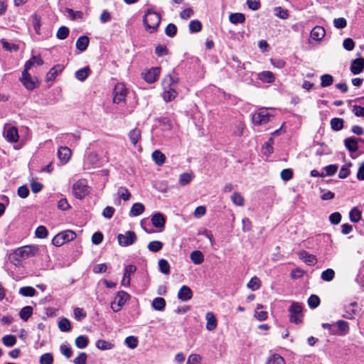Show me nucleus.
I'll use <instances>...</instances> for the list:
<instances>
[{"label": "nucleus", "mask_w": 364, "mask_h": 364, "mask_svg": "<svg viewBox=\"0 0 364 364\" xmlns=\"http://www.w3.org/2000/svg\"><path fill=\"white\" fill-rule=\"evenodd\" d=\"M38 251L37 245H26L15 250L9 258L14 265L18 266L22 260L36 256Z\"/></svg>", "instance_id": "nucleus-1"}, {"label": "nucleus", "mask_w": 364, "mask_h": 364, "mask_svg": "<svg viewBox=\"0 0 364 364\" xmlns=\"http://www.w3.org/2000/svg\"><path fill=\"white\" fill-rule=\"evenodd\" d=\"M178 82V77L176 75H168L164 77L162 82L164 88L163 98L166 102H171L176 97L178 93L176 88Z\"/></svg>", "instance_id": "nucleus-2"}, {"label": "nucleus", "mask_w": 364, "mask_h": 364, "mask_svg": "<svg viewBox=\"0 0 364 364\" xmlns=\"http://www.w3.org/2000/svg\"><path fill=\"white\" fill-rule=\"evenodd\" d=\"M161 22V16L153 11L151 9H148L144 16L143 23L146 27V31L150 33H154L157 31L159 23Z\"/></svg>", "instance_id": "nucleus-3"}, {"label": "nucleus", "mask_w": 364, "mask_h": 364, "mask_svg": "<svg viewBox=\"0 0 364 364\" xmlns=\"http://www.w3.org/2000/svg\"><path fill=\"white\" fill-rule=\"evenodd\" d=\"M76 233L70 230L62 231L57 234L52 240V244L55 247H60L65 243L75 240Z\"/></svg>", "instance_id": "nucleus-4"}, {"label": "nucleus", "mask_w": 364, "mask_h": 364, "mask_svg": "<svg viewBox=\"0 0 364 364\" xmlns=\"http://www.w3.org/2000/svg\"><path fill=\"white\" fill-rule=\"evenodd\" d=\"M272 115L267 108H260L252 115V122L255 125L267 124Z\"/></svg>", "instance_id": "nucleus-5"}, {"label": "nucleus", "mask_w": 364, "mask_h": 364, "mask_svg": "<svg viewBox=\"0 0 364 364\" xmlns=\"http://www.w3.org/2000/svg\"><path fill=\"white\" fill-rule=\"evenodd\" d=\"M302 306L298 302H292L289 308V321L296 324L300 323L302 321Z\"/></svg>", "instance_id": "nucleus-6"}, {"label": "nucleus", "mask_w": 364, "mask_h": 364, "mask_svg": "<svg viewBox=\"0 0 364 364\" xmlns=\"http://www.w3.org/2000/svg\"><path fill=\"white\" fill-rule=\"evenodd\" d=\"M89 193L86 180L80 179L73 185V193L75 198L82 199Z\"/></svg>", "instance_id": "nucleus-7"}, {"label": "nucleus", "mask_w": 364, "mask_h": 364, "mask_svg": "<svg viewBox=\"0 0 364 364\" xmlns=\"http://www.w3.org/2000/svg\"><path fill=\"white\" fill-rule=\"evenodd\" d=\"M137 236L133 231H127L124 234H119L117 235V241L120 246L127 247L136 242Z\"/></svg>", "instance_id": "nucleus-8"}, {"label": "nucleus", "mask_w": 364, "mask_h": 364, "mask_svg": "<svg viewBox=\"0 0 364 364\" xmlns=\"http://www.w3.org/2000/svg\"><path fill=\"white\" fill-rule=\"evenodd\" d=\"M129 299V295L124 291L117 293L114 300L111 303V308L114 312L119 311Z\"/></svg>", "instance_id": "nucleus-9"}, {"label": "nucleus", "mask_w": 364, "mask_h": 364, "mask_svg": "<svg viewBox=\"0 0 364 364\" xmlns=\"http://www.w3.org/2000/svg\"><path fill=\"white\" fill-rule=\"evenodd\" d=\"M20 81L23 85L28 90H33L38 85V81L33 79L31 74L28 73V70L23 69L21 74Z\"/></svg>", "instance_id": "nucleus-10"}, {"label": "nucleus", "mask_w": 364, "mask_h": 364, "mask_svg": "<svg viewBox=\"0 0 364 364\" xmlns=\"http://www.w3.org/2000/svg\"><path fill=\"white\" fill-rule=\"evenodd\" d=\"M127 95V90L123 83H117L114 89V103H119L125 100Z\"/></svg>", "instance_id": "nucleus-11"}, {"label": "nucleus", "mask_w": 364, "mask_h": 364, "mask_svg": "<svg viewBox=\"0 0 364 364\" xmlns=\"http://www.w3.org/2000/svg\"><path fill=\"white\" fill-rule=\"evenodd\" d=\"M161 70L159 67L152 68L144 74V79L148 83H153L156 82L159 75H160Z\"/></svg>", "instance_id": "nucleus-12"}, {"label": "nucleus", "mask_w": 364, "mask_h": 364, "mask_svg": "<svg viewBox=\"0 0 364 364\" xmlns=\"http://www.w3.org/2000/svg\"><path fill=\"white\" fill-rule=\"evenodd\" d=\"M64 69V66L60 64L54 65L50 69L46 75V80L47 82H53L56 77L62 73Z\"/></svg>", "instance_id": "nucleus-13"}, {"label": "nucleus", "mask_w": 364, "mask_h": 364, "mask_svg": "<svg viewBox=\"0 0 364 364\" xmlns=\"http://www.w3.org/2000/svg\"><path fill=\"white\" fill-rule=\"evenodd\" d=\"M350 70L353 75L361 73L364 70V58H359L353 60L351 63Z\"/></svg>", "instance_id": "nucleus-14"}, {"label": "nucleus", "mask_w": 364, "mask_h": 364, "mask_svg": "<svg viewBox=\"0 0 364 364\" xmlns=\"http://www.w3.org/2000/svg\"><path fill=\"white\" fill-rule=\"evenodd\" d=\"M151 220L152 225L155 228L160 229V230H162L164 228L165 223H166V218L163 215V214H161V213H154L151 216Z\"/></svg>", "instance_id": "nucleus-15"}, {"label": "nucleus", "mask_w": 364, "mask_h": 364, "mask_svg": "<svg viewBox=\"0 0 364 364\" xmlns=\"http://www.w3.org/2000/svg\"><path fill=\"white\" fill-rule=\"evenodd\" d=\"M205 320V327L208 331H212L216 328L218 326V320L213 312L208 311L206 313Z\"/></svg>", "instance_id": "nucleus-16"}, {"label": "nucleus", "mask_w": 364, "mask_h": 364, "mask_svg": "<svg viewBox=\"0 0 364 364\" xmlns=\"http://www.w3.org/2000/svg\"><path fill=\"white\" fill-rule=\"evenodd\" d=\"M193 297V292L188 286H182L178 292V298L182 301H187Z\"/></svg>", "instance_id": "nucleus-17"}, {"label": "nucleus", "mask_w": 364, "mask_h": 364, "mask_svg": "<svg viewBox=\"0 0 364 364\" xmlns=\"http://www.w3.org/2000/svg\"><path fill=\"white\" fill-rule=\"evenodd\" d=\"M299 259L303 260L308 265H314L317 262V259L315 255L309 254L305 250L300 251L298 253Z\"/></svg>", "instance_id": "nucleus-18"}, {"label": "nucleus", "mask_w": 364, "mask_h": 364, "mask_svg": "<svg viewBox=\"0 0 364 364\" xmlns=\"http://www.w3.org/2000/svg\"><path fill=\"white\" fill-rule=\"evenodd\" d=\"M71 156V151L67 146H60L58 151V157L63 164H66Z\"/></svg>", "instance_id": "nucleus-19"}, {"label": "nucleus", "mask_w": 364, "mask_h": 364, "mask_svg": "<svg viewBox=\"0 0 364 364\" xmlns=\"http://www.w3.org/2000/svg\"><path fill=\"white\" fill-rule=\"evenodd\" d=\"M4 136L11 143L16 142L18 139V130L15 127H9L4 132Z\"/></svg>", "instance_id": "nucleus-20"}, {"label": "nucleus", "mask_w": 364, "mask_h": 364, "mask_svg": "<svg viewBox=\"0 0 364 364\" xmlns=\"http://www.w3.org/2000/svg\"><path fill=\"white\" fill-rule=\"evenodd\" d=\"M44 62L39 55H32V57L26 62L24 69L29 70L33 66H40L43 65Z\"/></svg>", "instance_id": "nucleus-21"}, {"label": "nucleus", "mask_w": 364, "mask_h": 364, "mask_svg": "<svg viewBox=\"0 0 364 364\" xmlns=\"http://www.w3.org/2000/svg\"><path fill=\"white\" fill-rule=\"evenodd\" d=\"M325 35L326 31L321 26H315L311 31V37L314 41L322 40Z\"/></svg>", "instance_id": "nucleus-22"}, {"label": "nucleus", "mask_w": 364, "mask_h": 364, "mask_svg": "<svg viewBox=\"0 0 364 364\" xmlns=\"http://www.w3.org/2000/svg\"><path fill=\"white\" fill-rule=\"evenodd\" d=\"M344 144L346 149L351 153L355 152L358 149V140L353 137H348L344 140Z\"/></svg>", "instance_id": "nucleus-23"}, {"label": "nucleus", "mask_w": 364, "mask_h": 364, "mask_svg": "<svg viewBox=\"0 0 364 364\" xmlns=\"http://www.w3.org/2000/svg\"><path fill=\"white\" fill-rule=\"evenodd\" d=\"M259 80L266 83H272L275 80L274 74L270 71H262L257 74Z\"/></svg>", "instance_id": "nucleus-24"}, {"label": "nucleus", "mask_w": 364, "mask_h": 364, "mask_svg": "<svg viewBox=\"0 0 364 364\" xmlns=\"http://www.w3.org/2000/svg\"><path fill=\"white\" fill-rule=\"evenodd\" d=\"M100 162V158L98 155L95 152L90 153L85 160L86 164L89 165V168H95L98 166Z\"/></svg>", "instance_id": "nucleus-25"}, {"label": "nucleus", "mask_w": 364, "mask_h": 364, "mask_svg": "<svg viewBox=\"0 0 364 364\" xmlns=\"http://www.w3.org/2000/svg\"><path fill=\"white\" fill-rule=\"evenodd\" d=\"M89 38L85 36L79 37L76 41V48L80 51H85L89 45Z\"/></svg>", "instance_id": "nucleus-26"}, {"label": "nucleus", "mask_w": 364, "mask_h": 364, "mask_svg": "<svg viewBox=\"0 0 364 364\" xmlns=\"http://www.w3.org/2000/svg\"><path fill=\"white\" fill-rule=\"evenodd\" d=\"M337 326L338 331L339 335H346L348 333L349 331V326L348 323L347 321L339 320L337 322L335 323V327Z\"/></svg>", "instance_id": "nucleus-27"}, {"label": "nucleus", "mask_w": 364, "mask_h": 364, "mask_svg": "<svg viewBox=\"0 0 364 364\" xmlns=\"http://www.w3.org/2000/svg\"><path fill=\"white\" fill-rule=\"evenodd\" d=\"M191 261L195 264H200L204 261L203 254L200 250H194L190 255Z\"/></svg>", "instance_id": "nucleus-28"}, {"label": "nucleus", "mask_w": 364, "mask_h": 364, "mask_svg": "<svg viewBox=\"0 0 364 364\" xmlns=\"http://www.w3.org/2000/svg\"><path fill=\"white\" fill-rule=\"evenodd\" d=\"M152 159L158 166H161L165 163L166 156L159 150H155L151 154Z\"/></svg>", "instance_id": "nucleus-29"}, {"label": "nucleus", "mask_w": 364, "mask_h": 364, "mask_svg": "<svg viewBox=\"0 0 364 364\" xmlns=\"http://www.w3.org/2000/svg\"><path fill=\"white\" fill-rule=\"evenodd\" d=\"M263 308V305L257 304L255 311V317L259 321H265L268 317V313L266 311H259Z\"/></svg>", "instance_id": "nucleus-30"}, {"label": "nucleus", "mask_w": 364, "mask_h": 364, "mask_svg": "<svg viewBox=\"0 0 364 364\" xmlns=\"http://www.w3.org/2000/svg\"><path fill=\"white\" fill-rule=\"evenodd\" d=\"M144 211V206L141 203H136L132 206L129 215L132 216H138Z\"/></svg>", "instance_id": "nucleus-31"}, {"label": "nucleus", "mask_w": 364, "mask_h": 364, "mask_svg": "<svg viewBox=\"0 0 364 364\" xmlns=\"http://www.w3.org/2000/svg\"><path fill=\"white\" fill-rule=\"evenodd\" d=\"M90 73V68L85 67V68L76 71L75 75V77L78 80L83 82L89 76Z\"/></svg>", "instance_id": "nucleus-32"}, {"label": "nucleus", "mask_w": 364, "mask_h": 364, "mask_svg": "<svg viewBox=\"0 0 364 364\" xmlns=\"http://www.w3.org/2000/svg\"><path fill=\"white\" fill-rule=\"evenodd\" d=\"M151 306L156 311H163L166 306V301L162 297H156L152 301Z\"/></svg>", "instance_id": "nucleus-33"}, {"label": "nucleus", "mask_w": 364, "mask_h": 364, "mask_svg": "<svg viewBox=\"0 0 364 364\" xmlns=\"http://www.w3.org/2000/svg\"><path fill=\"white\" fill-rule=\"evenodd\" d=\"M88 343L89 340L86 336H79L75 341V346L80 349L85 348L88 346Z\"/></svg>", "instance_id": "nucleus-34"}, {"label": "nucleus", "mask_w": 364, "mask_h": 364, "mask_svg": "<svg viewBox=\"0 0 364 364\" xmlns=\"http://www.w3.org/2000/svg\"><path fill=\"white\" fill-rule=\"evenodd\" d=\"M273 144L274 139L270 138L267 142L262 146V151L264 155L268 156L273 152Z\"/></svg>", "instance_id": "nucleus-35"}, {"label": "nucleus", "mask_w": 364, "mask_h": 364, "mask_svg": "<svg viewBox=\"0 0 364 364\" xmlns=\"http://www.w3.org/2000/svg\"><path fill=\"white\" fill-rule=\"evenodd\" d=\"M129 138L131 142L134 145H136V143L141 139V131L137 128H135V129L131 130L129 133Z\"/></svg>", "instance_id": "nucleus-36"}, {"label": "nucleus", "mask_w": 364, "mask_h": 364, "mask_svg": "<svg viewBox=\"0 0 364 364\" xmlns=\"http://www.w3.org/2000/svg\"><path fill=\"white\" fill-rule=\"evenodd\" d=\"M33 314V308L30 306H24L19 312L20 318L26 321Z\"/></svg>", "instance_id": "nucleus-37"}, {"label": "nucleus", "mask_w": 364, "mask_h": 364, "mask_svg": "<svg viewBox=\"0 0 364 364\" xmlns=\"http://www.w3.org/2000/svg\"><path fill=\"white\" fill-rule=\"evenodd\" d=\"M229 20L232 23L234 24L242 23L245 21V17L243 14L234 13L230 15Z\"/></svg>", "instance_id": "nucleus-38"}, {"label": "nucleus", "mask_w": 364, "mask_h": 364, "mask_svg": "<svg viewBox=\"0 0 364 364\" xmlns=\"http://www.w3.org/2000/svg\"><path fill=\"white\" fill-rule=\"evenodd\" d=\"M331 127L334 131H340L343 127V120L341 118L335 117L331 120Z\"/></svg>", "instance_id": "nucleus-39"}, {"label": "nucleus", "mask_w": 364, "mask_h": 364, "mask_svg": "<svg viewBox=\"0 0 364 364\" xmlns=\"http://www.w3.org/2000/svg\"><path fill=\"white\" fill-rule=\"evenodd\" d=\"M247 287L252 291H256L260 288L261 281L258 277H253L247 283Z\"/></svg>", "instance_id": "nucleus-40"}, {"label": "nucleus", "mask_w": 364, "mask_h": 364, "mask_svg": "<svg viewBox=\"0 0 364 364\" xmlns=\"http://www.w3.org/2000/svg\"><path fill=\"white\" fill-rule=\"evenodd\" d=\"M164 246L163 242L159 240L151 241L149 243L147 247L150 252H159Z\"/></svg>", "instance_id": "nucleus-41"}, {"label": "nucleus", "mask_w": 364, "mask_h": 364, "mask_svg": "<svg viewBox=\"0 0 364 364\" xmlns=\"http://www.w3.org/2000/svg\"><path fill=\"white\" fill-rule=\"evenodd\" d=\"M96 347L100 350H106L113 348L114 345L112 343L105 340H98L96 342Z\"/></svg>", "instance_id": "nucleus-42"}, {"label": "nucleus", "mask_w": 364, "mask_h": 364, "mask_svg": "<svg viewBox=\"0 0 364 364\" xmlns=\"http://www.w3.org/2000/svg\"><path fill=\"white\" fill-rule=\"evenodd\" d=\"M58 328L63 332H68L71 329L70 321L66 318H61L58 322Z\"/></svg>", "instance_id": "nucleus-43"}, {"label": "nucleus", "mask_w": 364, "mask_h": 364, "mask_svg": "<svg viewBox=\"0 0 364 364\" xmlns=\"http://www.w3.org/2000/svg\"><path fill=\"white\" fill-rule=\"evenodd\" d=\"M193 178L192 173H183L179 176V183L181 186L188 184Z\"/></svg>", "instance_id": "nucleus-44"}, {"label": "nucleus", "mask_w": 364, "mask_h": 364, "mask_svg": "<svg viewBox=\"0 0 364 364\" xmlns=\"http://www.w3.org/2000/svg\"><path fill=\"white\" fill-rule=\"evenodd\" d=\"M159 267L163 274L168 275L170 274V265L168 261L165 259H161L159 261Z\"/></svg>", "instance_id": "nucleus-45"}, {"label": "nucleus", "mask_w": 364, "mask_h": 364, "mask_svg": "<svg viewBox=\"0 0 364 364\" xmlns=\"http://www.w3.org/2000/svg\"><path fill=\"white\" fill-rule=\"evenodd\" d=\"M333 82V77L329 74H324L321 76V86L326 87L330 86Z\"/></svg>", "instance_id": "nucleus-46"}, {"label": "nucleus", "mask_w": 364, "mask_h": 364, "mask_svg": "<svg viewBox=\"0 0 364 364\" xmlns=\"http://www.w3.org/2000/svg\"><path fill=\"white\" fill-rule=\"evenodd\" d=\"M36 293V289L32 287H23L20 288L19 294L23 296H33Z\"/></svg>", "instance_id": "nucleus-47"}, {"label": "nucleus", "mask_w": 364, "mask_h": 364, "mask_svg": "<svg viewBox=\"0 0 364 364\" xmlns=\"http://www.w3.org/2000/svg\"><path fill=\"white\" fill-rule=\"evenodd\" d=\"M335 277V272L332 269H327L322 272L321 278L326 282H331Z\"/></svg>", "instance_id": "nucleus-48"}, {"label": "nucleus", "mask_w": 364, "mask_h": 364, "mask_svg": "<svg viewBox=\"0 0 364 364\" xmlns=\"http://www.w3.org/2000/svg\"><path fill=\"white\" fill-rule=\"evenodd\" d=\"M35 235L38 238L44 239L48 237V231L45 226L40 225L36 228L35 231Z\"/></svg>", "instance_id": "nucleus-49"}, {"label": "nucleus", "mask_w": 364, "mask_h": 364, "mask_svg": "<svg viewBox=\"0 0 364 364\" xmlns=\"http://www.w3.org/2000/svg\"><path fill=\"white\" fill-rule=\"evenodd\" d=\"M117 194L119 198L124 200V201L129 200L131 198V193L125 187H119L117 191Z\"/></svg>", "instance_id": "nucleus-50"}, {"label": "nucleus", "mask_w": 364, "mask_h": 364, "mask_svg": "<svg viewBox=\"0 0 364 364\" xmlns=\"http://www.w3.org/2000/svg\"><path fill=\"white\" fill-rule=\"evenodd\" d=\"M2 343L7 347L14 346L16 343V336L14 335H6L2 338Z\"/></svg>", "instance_id": "nucleus-51"}, {"label": "nucleus", "mask_w": 364, "mask_h": 364, "mask_svg": "<svg viewBox=\"0 0 364 364\" xmlns=\"http://www.w3.org/2000/svg\"><path fill=\"white\" fill-rule=\"evenodd\" d=\"M232 202L238 206H242L244 205V198L238 192H235L231 196Z\"/></svg>", "instance_id": "nucleus-52"}, {"label": "nucleus", "mask_w": 364, "mask_h": 364, "mask_svg": "<svg viewBox=\"0 0 364 364\" xmlns=\"http://www.w3.org/2000/svg\"><path fill=\"white\" fill-rule=\"evenodd\" d=\"M349 217L353 223H358L360 220L361 213L357 208H353L350 213Z\"/></svg>", "instance_id": "nucleus-53"}, {"label": "nucleus", "mask_w": 364, "mask_h": 364, "mask_svg": "<svg viewBox=\"0 0 364 364\" xmlns=\"http://www.w3.org/2000/svg\"><path fill=\"white\" fill-rule=\"evenodd\" d=\"M202 29V23L198 20H193L189 23V31L191 33L199 32Z\"/></svg>", "instance_id": "nucleus-54"}, {"label": "nucleus", "mask_w": 364, "mask_h": 364, "mask_svg": "<svg viewBox=\"0 0 364 364\" xmlns=\"http://www.w3.org/2000/svg\"><path fill=\"white\" fill-rule=\"evenodd\" d=\"M40 364H53V356L50 353H46L41 355L39 358Z\"/></svg>", "instance_id": "nucleus-55"}, {"label": "nucleus", "mask_w": 364, "mask_h": 364, "mask_svg": "<svg viewBox=\"0 0 364 364\" xmlns=\"http://www.w3.org/2000/svg\"><path fill=\"white\" fill-rule=\"evenodd\" d=\"M267 364H285V362L282 356L278 354H274L269 358Z\"/></svg>", "instance_id": "nucleus-56"}, {"label": "nucleus", "mask_w": 364, "mask_h": 364, "mask_svg": "<svg viewBox=\"0 0 364 364\" xmlns=\"http://www.w3.org/2000/svg\"><path fill=\"white\" fill-rule=\"evenodd\" d=\"M60 351L66 358H70L73 355V350L68 344H61Z\"/></svg>", "instance_id": "nucleus-57"}, {"label": "nucleus", "mask_w": 364, "mask_h": 364, "mask_svg": "<svg viewBox=\"0 0 364 364\" xmlns=\"http://www.w3.org/2000/svg\"><path fill=\"white\" fill-rule=\"evenodd\" d=\"M351 163H348V164H346L343 166H342L338 173V177L340 178H346L350 175V171L349 168L351 166Z\"/></svg>", "instance_id": "nucleus-58"}, {"label": "nucleus", "mask_w": 364, "mask_h": 364, "mask_svg": "<svg viewBox=\"0 0 364 364\" xmlns=\"http://www.w3.org/2000/svg\"><path fill=\"white\" fill-rule=\"evenodd\" d=\"M320 304V299L317 295L312 294L309 296L308 299V304L310 308L315 309Z\"/></svg>", "instance_id": "nucleus-59"}, {"label": "nucleus", "mask_w": 364, "mask_h": 364, "mask_svg": "<svg viewBox=\"0 0 364 364\" xmlns=\"http://www.w3.org/2000/svg\"><path fill=\"white\" fill-rule=\"evenodd\" d=\"M125 344L131 349H134L137 347L138 340L135 336H128L125 338Z\"/></svg>", "instance_id": "nucleus-60"}, {"label": "nucleus", "mask_w": 364, "mask_h": 364, "mask_svg": "<svg viewBox=\"0 0 364 364\" xmlns=\"http://www.w3.org/2000/svg\"><path fill=\"white\" fill-rule=\"evenodd\" d=\"M32 23L33 28L36 34H40L41 31V18L37 14L32 16Z\"/></svg>", "instance_id": "nucleus-61"}, {"label": "nucleus", "mask_w": 364, "mask_h": 364, "mask_svg": "<svg viewBox=\"0 0 364 364\" xmlns=\"http://www.w3.org/2000/svg\"><path fill=\"white\" fill-rule=\"evenodd\" d=\"M69 34V29L66 26H61L58 28L56 36L58 39L63 40L67 38Z\"/></svg>", "instance_id": "nucleus-62"}, {"label": "nucleus", "mask_w": 364, "mask_h": 364, "mask_svg": "<svg viewBox=\"0 0 364 364\" xmlns=\"http://www.w3.org/2000/svg\"><path fill=\"white\" fill-rule=\"evenodd\" d=\"M201 357L198 354L189 355L186 364H200Z\"/></svg>", "instance_id": "nucleus-63"}, {"label": "nucleus", "mask_w": 364, "mask_h": 364, "mask_svg": "<svg viewBox=\"0 0 364 364\" xmlns=\"http://www.w3.org/2000/svg\"><path fill=\"white\" fill-rule=\"evenodd\" d=\"M87 358V354L82 352L73 360V363L75 364H86Z\"/></svg>", "instance_id": "nucleus-64"}]
</instances>
